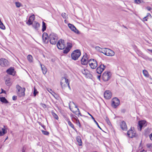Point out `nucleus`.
Here are the masks:
<instances>
[{
  "label": "nucleus",
  "mask_w": 152,
  "mask_h": 152,
  "mask_svg": "<svg viewBox=\"0 0 152 152\" xmlns=\"http://www.w3.org/2000/svg\"><path fill=\"white\" fill-rule=\"evenodd\" d=\"M46 23L44 22H42V31L43 32L45 31L46 29Z\"/></svg>",
  "instance_id": "obj_29"
},
{
  "label": "nucleus",
  "mask_w": 152,
  "mask_h": 152,
  "mask_svg": "<svg viewBox=\"0 0 152 152\" xmlns=\"http://www.w3.org/2000/svg\"><path fill=\"white\" fill-rule=\"evenodd\" d=\"M112 96V94L109 90H107L105 91L104 94V96L107 99H110Z\"/></svg>",
  "instance_id": "obj_17"
},
{
  "label": "nucleus",
  "mask_w": 152,
  "mask_h": 152,
  "mask_svg": "<svg viewBox=\"0 0 152 152\" xmlns=\"http://www.w3.org/2000/svg\"><path fill=\"white\" fill-rule=\"evenodd\" d=\"M12 99L13 100H16L17 99V96H12Z\"/></svg>",
  "instance_id": "obj_44"
},
{
  "label": "nucleus",
  "mask_w": 152,
  "mask_h": 152,
  "mask_svg": "<svg viewBox=\"0 0 152 152\" xmlns=\"http://www.w3.org/2000/svg\"><path fill=\"white\" fill-rule=\"evenodd\" d=\"M149 60L150 61H152V58H150Z\"/></svg>",
  "instance_id": "obj_59"
},
{
  "label": "nucleus",
  "mask_w": 152,
  "mask_h": 152,
  "mask_svg": "<svg viewBox=\"0 0 152 152\" xmlns=\"http://www.w3.org/2000/svg\"><path fill=\"white\" fill-rule=\"evenodd\" d=\"M147 126L146 122L145 121H139L138 123V129L141 131L142 129Z\"/></svg>",
  "instance_id": "obj_8"
},
{
  "label": "nucleus",
  "mask_w": 152,
  "mask_h": 152,
  "mask_svg": "<svg viewBox=\"0 0 152 152\" xmlns=\"http://www.w3.org/2000/svg\"><path fill=\"white\" fill-rule=\"evenodd\" d=\"M42 132L43 134L45 135H48L49 134V132L47 131L42 130Z\"/></svg>",
  "instance_id": "obj_40"
},
{
  "label": "nucleus",
  "mask_w": 152,
  "mask_h": 152,
  "mask_svg": "<svg viewBox=\"0 0 152 152\" xmlns=\"http://www.w3.org/2000/svg\"><path fill=\"white\" fill-rule=\"evenodd\" d=\"M27 59L29 62H31L32 61V57L31 55H29L28 56Z\"/></svg>",
  "instance_id": "obj_31"
},
{
  "label": "nucleus",
  "mask_w": 152,
  "mask_h": 152,
  "mask_svg": "<svg viewBox=\"0 0 152 152\" xmlns=\"http://www.w3.org/2000/svg\"><path fill=\"white\" fill-rule=\"evenodd\" d=\"M95 49L103 53V50L104 49H102L99 46H96L95 47Z\"/></svg>",
  "instance_id": "obj_28"
},
{
  "label": "nucleus",
  "mask_w": 152,
  "mask_h": 152,
  "mask_svg": "<svg viewBox=\"0 0 152 152\" xmlns=\"http://www.w3.org/2000/svg\"><path fill=\"white\" fill-rule=\"evenodd\" d=\"M111 75V74L110 72H104L102 75V78L103 80L105 81L108 80L110 79Z\"/></svg>",
  "instance_id": "obj_7"
},
{
  "label": "nucleus",
  "mask_w": 152,
  "mask_h": 152,
  "mask_svg": "<svg viewBox=\"0 0 152 152\" xmlns=\"http://www.w3.org/2000/svg\"><path fill=\"white\" fill-rule=\"evenodd\" d=\"M151 18V16L150 13H147V15L144 17V18Z\"/></svg>",
  "instance_id": "obj_39"
},
{
  "label": "nucleus",
  "mask_w": 152,
  "mask_h": 152,
  "mask_svg": "<svg viewBox=\"0 0 152 152\" xmlns=\"http://www.w3.org/2000/svg\"><path fill=\"white\" fill-rule=\"evenodd\" d=\"M73 103L75 104L73 102Z\"/></svg>",
  "instance_id": "obj_61"
},
{
  "label": "nucleus",
  "mask_w": 152,
  "mask_h": 152,
  "mask_svg": "<svg viewBox=\"0 0 152 152\" xmlns=\"http://www.w3.org/2000/svg\"><path fill=\"white\" fill-rule=\"evenodd\" d=\"M147 9L148 11H150L152 9V8L150 7H148Z\"/></svg>",
  "instance_id": "obj_50"
},
{
  "label": "nucleus",
  "mask_w": 152,
  "mask_h": 152,
  "mask_svg": "<svg viewBox=\"0 0 152 152\" xmlns=\"http://www.w3.org/2000/svg\"><path fill=\"white\" fill-rule=\"evenodd\" d=\"M69 108L72 111L73 113H74V112L73 111V110H72L71 109V106H69Z\"/></svg>",
  "instance_id": "obj_58"
},
{
  "label": "nucleus",
  "mask_w": 152,
  "mask_h": 152,
  "mask_svg": "<svg viewBox=\"0 0 152 152\" xmlns=\"http://www.w3.org/2000/svg\"><path fill=\"white\" fill-rule=\"evenodd\" d=\"M50 42V43L52 45H55L57 41L58 37L57 35L53 33L50 34L49 36Z\"/></svg>",
  "instance_id": "obj_1"
},
{
  "label": "nucleus",
  "mask_w": 152,
  "mask_h": 152,
  "mask_svg": "<svg viewBox=\"0 0 152 152\" xmlns=\"http://www.w3.org/2000/svg\"><path fill=\"white\" fill-rule=\"evenodd\" d=\"M120 126L121 129L124 130H126L127 127L126 123L124 121H122L120 124Z\"/></svg>",
  "instance_id": "obj_19"
},
{
  "label": "nucleus",
  "mask_w": 152,
  "mask_h": 152,
  "mask_svg": "<svg viewBox=\"0 0 152 152\" xmlns=\"http://www.w3.org/2000/svg\"><path fill=\"white\" fill-rule=\"evenodd\" d=\"M29 18L32 21H33L35 18V17L34 15H32L30 16Z\"/></svg>",
  "instance_id": "obj_38"
},
{
  "label": "nucleus",
  "mask_w": 152,
  "mask_h": 152,
  "mask_svg": "<svg viewBox=\"0 0 152 152\" xmlns=\"http://www.w3.org/2000/svg\"><path fill=\"white\" fill-rule=\"evenodd\" d=\"M16 88L18 90L17 94L19 97H20L24 95V92L25 90V88H22L18 85H17L16 86Z\"/></svg>",
  "instance_id": "obj_2"
},
{
  "label": "nucleus",
  "mask_w": 152,
  "mask_h": 152,
  "mask_svg": "<svg viewBox=\"0 0 152 152\" xmlns=\"http://www.w3.org/2000/svg\"><path fill=\"white\" fill-rule=\"evenodd\" d=\"M100 77H101V75H100L98 76H97L98 79H99V80H100Z\"/></svg>",
  "instance_id": "obj_54"
},
{
  "label": "nucleus",
  "mask_w": 152,
  "mask_h": 152,
  "mask_svg": "<svg viewBox=\"0 0 152 152\" xmlns=\"http://www.w3.org/2000/svg\"><path fill=\"white\" fill-rule=\"evenodd\" d=\"M140 152H142V151H140Z\"/></svg>",
  "instance_id": "obj_62"
},
{
  "label": "nucleus",
  "mask_w": 152,
  "mask_h": 152,
  "mask_svg": "<svg viewBox=\"0 0 152 152\" xmlns=\"http://www.w3.org/2000/svg\"><path fill=\"white\" fill-rule=\"evenodd\" d=\"M149 137L150 139L152 141V133L149 135Z\"/></svg>",
  "instance_id": "obj_49"
},
{
  "label": "nucleus",
  "mask_w": 152,
  "mask_h": 152,
  "mask_svg": "<svg viewBox=\"0 0 152 152\" xmlns=\"http://www.w3.org/2000/svg\"><path fill=\"white\" fill-rule=\"evenodd\" d=\"M146 129H145V131H146Z\"/></svg>",
  "instance_id": "obj_60"
},
{
  "label": "nucleus",
  "mask_w": 152,
  "mask_h": 152,
  "mask_svg": "<svg viewBox=\"0 0 152 152\" xmlns=\"http://www.w3.org/2000/svg\"><path fill=\"white\" fill-rule=\"evenodd\" d=\"M5 91L4 90L2 89V92H1V93H5Z\"/></svg>",
  "instance_id": "obj_55"
},
{
  "label": "nucleus",
  "mask_w": 152,
  "mask_h": 152,
  "mask_svg": "<svg viewBox=\"0 0 152 152\" xmlns=\"http://www.w3.org/2000/svg\"><path fill=\"white\" fill-rule=\"evenodd\" d=\"M13 71H14V69L12 68H10L8 69H7V71H6L7 72L8 74L11 75H12V74Z\"/></svg>",
  "instance_id": "obj_24"
},
{
  "label": "nucleus",
  "mask_w": 152,
  "mask_h": 152,
  "mask_svg": "<svg viewBox=\"0 0 152 152\" xmlns=\"http://www.w3.org/2000/svg\"><path fill=\"white\" fill-rule=\"evenodd\" d=\"M148 18H144V17L143 18V21H147V20H148Z\"/></svg>",
  "instance_id": "obj_51"
},
{
  "label": "nucleus",
  "mask_w": 152,
  "mask_h": 152,
  "mask_svg": "<svg viewBox=\"0 0 152 152\" xmlns=\"http://www.w3.org/2000/svg\"><path fill=\"white\" fill-rule=\"evenodd\" d=\"M7 133V131L4 128H0V136L4 135Z\"/></svg>",
  "instance_id": "obj_21"
},
{
  "label": "nucleus",
  "mask_w": 152,
  "mask_h": 152,
  "mask_svg": "<svg viewBox=\"0 0 152 152\" xmlns=\"http://www.w3.org/2000/svg\"><path fill=\"white\" fill-rule=\"evenodd\" d=\"M105 66L103 64H101L96 69V72L99 74H100L104 70Z\"/></svg>",
  "instance_id": "obj_13"
},
{
  "label": "nucleus",
  "mask_w": 152,
  "mask_h": 152,
  "mask_svg": "<svg viewBox=\"0 0 152 152\" xmlns=\"http://www.w3.org/2000/svg\"><path fill=\"white\" fill-rule=\"evenodd\" d=\"M76 140L78 142L79 145L81 146L82 145V142L80 137L79 136H77L76 137Z\"/></svg>",
  "instance_id": "obj_23"
},
{
  "label": "nucleus",
  "mask_w": 152,
  "mask_h": 152,
  "mask_svg": "<svg viewBox=\"0 0 152 152\" xmlns=\"http://www.w3.org/2000/svg\"><path fill=\"white\" fill-rule=\"evenodd\" d=\"M88 64L90 67L92 69H95L97 66V63L96 60L91 59L88 61Z\"/></svg>",
  "instance_id": "obj_5"
},
{
  "label": "nucleus",
  "mask_w": 152,
  "mask_h": 152,
  "mask_svg": "<svg viewBox=\"0 0 152 152\" xmlns=\"http://www.w3.org/2000/svg\"><path fill=\"white\" fill-rule=\"evenodd\" d=\"M32 21L29 18L27 21L26 23L28 25H31L32 23Z\"/></svg>",
  "instance_id": "obj_34"
},
{
  "label": "nucleus",
  "mask_w": 152,
  "mask_h": 152,
  "mask_svg": "<svg viewBox=\"0 0 152 152\" xmlns=\"http://www.w3.org/2000/svg\"><path fill=\"white\" fill-rule=\"evenodd\" d=\"M69 82V80L65 77L62 78L61 81V87L63 88L67 84V83Z\"/></svg>",
  "instance_id": "obj_12"
},
{
  "label": "nucleus",
  "mask_w": 152,
  "mask_h": 152,
  "mask_svg": "<svg viewBox=\"0 0 152 152\" xmlns=\"http://www.w3.org/2000/svg\"><path fill=\"white\" fill-rule=\"evenodd\" d=\"M61 16L64 18H66V15L65 13H62L61 14Z\"/></svg>",
  "instance_id": "obj_41"
},
{
  "label": "nucleus",
  "mask_w": 152,
  "mask_h": 152,
  "mask_svg": "<svg viewBox=\"0 0 152 152\" xmlns=\"http://www.w3.org/2000/svg\"><path fill=\"white\" fill-rule=\"evenodd\" d=\"M143 73L144 75L146 77H148L149 76V74L147 71L145 70H143Z\"/></svg>",
  "instance_id": "obj_30"
},
{
  "label": "nucleus",
  "mask_w": 152,
  "mask_h": 152,
  "mask_svg": "<svg viewBox=\"0 0 152 152\" xmlns=\"http://www.w3.org/2000/svg\"><path fill=\"white\" fill-rule=\"evenodd\" d=\"M88 113L91 117L92 118L93 120L94 121L96 124L98 126V127L100 129H101V128H100V126L98 124L97 122V121L95 120L94 118L88 112Z\"/></svg>",
  "instance_id": "obj_26"
},
{
  "label": "nucleus",
  "mask_w": 152,
  "mask_h": 152,
  "mask_svg": "<svg viewBox=\"0 0 152 152\" xmlns=\"http://www.w3.org/2000/svg\"><path fill=\"white\" fill-rule=\"evenodd\" d=\"M0 65L2 67L6 66L9 65V62L7 59L1 58L0 59Z\"/></svg>",
  "instance_id": "obj_11"
},
{
  "label": "nucleus",
  "mask_w": 152,
  "mask_h": 152,
  "mask_svg": "<svg viewBox=\"0 0 152 152\" xmlns=\"http://www.w3.org/2000/svg\"><path fill=\"white\" fill-rule=\"evenodd\" d=\"M141 0H135L134 2L135 3L137 4H140L141 3Z\"/></svg>",
  "instance_id": "obj_43"
},
{
  "label": "nucleus",
  "mask_w": 152,
  "mask_h": 152,
  "mask_svg": "<svg viewBox=\"0 0 152 152\" xmlns=\"http://www.w3.org/2000/svg\"><path fill=\"white\" fill-rule=\"evenodd\" d=\"M120 101L117 98L115 97L112 99V106L114 108H116L119 104Z\"/></svg>",
  "instance_id": "obj_9"
},
{
  "label": "nucleus",
  "mask_w": 152,
  "mask_h": 152,
  "mask_svg": "<svg viewBox=\"0 0 152 152\" xmlns=\"http://www.w3.org/2000/svg\"><path fill=\"white\" fill-rule=\"evenodd\" d=\"M43 42L45 43H47L48 42L49 38L48 34L46 33H44L42 36Z\"/></svg>",
  "instance_id": "obj_16"
},
{
  "label": "nucleus",
  "mask_w": 152,
  "mask_h": 152,
  "mask_svg": "<svg viewBox=\"0 0 152 152\" xmlns=\"http://www.w3.org/2000/svg\"><path fill=\"white\" fill-rule=\"evenodd\" d=\"M68 124L69 126H70L71 127H72L76 132H77V130L75 128L74 125L72 124L71 121H69Z\"/></svg>",
  "instance_id": "obj_27"
},
{
  "label": "nucleus",
  "mask_w": 152,
  "mask_h": 152,
  "mask_svg": "<svg viewBox=\"0 0 152 152\" xmlns=\"http://www.w3.org/2000/svg\"><path fill=\"white\" fill-rule=\"evenodd\" d=\"M82 73L83 74L85 75H87L86 73V70L85 69L82 70Z\"/></svg>",
  "instance_id": "obj_46"
},
{
  "label": "nucleus",
  "mask_w": 152,
  "mask_h": 152,
  "mask_svg": "<svg viewBox=\"0 0 152 152\" xmlns=\"http://www.w3.org/2000/svg\"><path fill=\"white\" fill-rule=\"evenodd\" d=\"M76 122H76V124H77H77H78L79 125V126L80 127V126H81V125H80V122H79V120H76Z\"/></svg>",
  "instance_id": "obj_47"
},
{
  "label": "nucleus",
  "mask_w": 152,
  "mask_h": 152,
  "mask_svg": "<svg viewBox=\"0 0 152 152\" xmlns=\"http://www.w3.org/2000/svg\"><path fill=\"white\" fill-rule=\"evenodd\" d=\"M87 56V55L86 53L81 59V63L82 65H86L88 63Z\"/></svg>",
  "instance_id": "obj_10"
},
{
  "label": "nucleus",
  "mask_w": 152,
  "mask_h": 152,
  "mask_svg": "<svg viewBox=\"0 0 152 152\" xmlns=\"http://www.w3.org/2000/svg\"><path fill=\"white\" fill-rule=\"evenodd\" d=\"M51 94V93L50 92L51 91H52V90L50 89H48L47 90Z\"/></svg>",
  "instance_id": "obj_52"
},
{
  "label": "nucleus",
  "mask_w": 152,
  "mask_h": 152,
  "mask_svg": "<svg viewBox=\"0 0 152 152\" xmlns=\"http://www.w3.org/2000/svg\"><path fill=\"white\" fill-rule=\"evenodd\" d=\"M105 120L106 121V122H107V124L109 125H111V123L109 121L108 118L106 117L105 118Z\"/></svg>",
  "instance_id": "obj_36"
},
{
  "label": "nucleus",
  "mask_w": 152,
  "mask_h": 152,
  "mask_svg": "<svg viewBox=\"0 0 152 152\" xmlns=\"http://www.w3.org/2000/svg\"><path fill=\"white\" fill-rule=\"evenodd\" d=\"M0 28L2 29H5V27L3 24L1 22L0 23Z\"/></svg>",
  "instance_id": "obj_33"
},
{
  "label": "nucleus",
  "mask_w": 152,
  "mask_h": 152,
  "mask_svg": "<svg viewBox=\"0 0 152 152\" xmlns=\"http://www.w3.org/2000/svg\"><path fill=\"white\" fill-rule=\"evenodd\" d=\"M80 55L81 53L80 50H76L72 52L71 56L73 59L76 60L78 58Z\"/></svg>",
  "instance_id": "obj_3"
},
{
  "label": "nucleus",
  "mask_w": 152,
  "mask_h": 152,
  "mask_svg": "<svg viewBox=\"0 0 152 152\" xmlns=\"http://www.w3.org/2000/svg\"><path fill=\"white\" fill-rule=\"evenodd\" d=\"M53 115L54 118L57 120L58 119V116L55 113H53Z\"/></svg>",
  "instance_id": "obj_37"
},
{
  "label": "nucleus",
  "mask_w": 152,
  "mask_h": 152,
  "mask_svg": "<svg viewBox=\"0 0 152 152\" xmlns=\"http://www.w3.org/2000/svg\"><path fill=\"white\" fill-rule=\"evenodd\" d=\"M103 53L108 56H113L114 55L115 52L112 50L107 48L104 49Z\"/></svg>",
  "instance_id": "obj_6"
},
{
  "label": "nucleus",
  "mask_w": 152,
  "mask_h": 152,
  "mask_svg": "<svg viewBox=\"0 0 152 152\" xmlns=\"http://www.w3.org/2000/svg\"><path fill=\"white\" fill-rule=\"evenodd\" d=\"M69 82H68V83H67V85H68V87L69 88H70V86H69Z\"/></svg>",
  "instance_id": "obj_53"
},
{
  "label": "nucleus",
  "mask_w": 152,
  "mask_h": 152,
  "mask_svg": "<svg viewBox=\"0 0 152 152\" xmlns=\"http://www.w3.org/2000/svg\"><path fill=\"white\" fill-rule=\"evenodd\" d=\"M68 25L70 29L75 33L78 34H80L79 31L76 29V27L70 23H69Z\"/></svg>",
  "instance_id": "obj_14"
},
{
  "label": "nucleus",
  "mask_w": 152,
  "mask_h": 152,
  "mask_svg": "<svg viewBox=\"0 0 152 152\" xmlns=\"http://www.w3.org/2000/svg\"><path fill=\"white\" fill-rule=\"evenodd\" d=\"M38 93V92L37 90L34 88V96H35L37 95V94Z\"/></svg>",
  "instance_id": "obj_42"
},
{
  "label": "nucleus",
  "mask_w": 152,
  "mask_h": 152,
  "mask_svg": "<svg viewBox=\"0 0 152 152\" xmlns=\"http://www.w3.org/2000/svg\"><path fill=\"white\" fill-rule=\"evenodd\" d=\"M127 134L130 138H133L136 136V132L132 129L129 130L127 132Z\"/></svg>",
  "instance_id": "obj_15"
},
{
  "label": "nucleus",
  "mask_w": 152,
  "mask_h": 152,
  "mask_svg": "<svg viewBox=\"0 0 152 152\" xmlns=\"http://www.w3.org/2000/svg\"><path fill=\"white\" fill-rule=\"evenodd\" d=\"M16 6L17 7H19L21 6V4L19 2H15Z\"/></svg>",
  "instance_id": "obj_35"
},
{
  "label": "nucleus",
  "mask_w": 152,
  "mask_h": 152,
  "mask_svg": "<svg viewBox=\"0 0 152 152\" xmlns=\"http://www.w3.org/2000/svg\"><path fill=\"white\" fill-rule=\"evenodd\" d=\"M75 108L77 109V110H78V114L79 115H80L81 113L80 112V111L79 110V109L77 108V107L75 105Z\"/></svg>",
  "instance_id": "obj_45"
},
{
  "label": "nucleus",
  "mask_w": 152,
  "mask_h": 152,
  "mask_svg": "<svg viewBox=\"0 0 152 152\" xmlns=\"http://www.w3.org/2000/svg\"><path fill=\"white\" fill-rule=\"evenodd\" d=\"M10 81L9 78H8L6 80L5 83L7 86H10Z\"/></svg>",
  "instance_id": "obj_32"
},
{
  "label": "nucleus",
  "mask_w": 152,
  "mask_h": 152,
  "mask_svg": "<svg viewBox=\"0 0 152 152\" xmlns=\"http://www.w3.org/2000/svg\"><path fill=\"white\" fill-rule=\"evenodd\" d=\"M0 100L1 102L5 103H8L7 100L4 97H1L0 98Z\"/></svg>",
  "instance_id": "obj_25"
},
{
  "label": "nucleus",
  "mask_w": 152,
  "mask_h": 152,
  "mask_svg": "<svg viewBox=\"0 0 152 152\" xmlns=\"http://www.w3.org/2000/svg\"><path fill=\"white\" fill-rule=\"evenodd\" d=\"M33 26L34 28L36 30H38L40 26V24L37 22L35 21L33 24Z\"/></svg>",
  "instance_id": "obj_20"
},
{
  "label": "nucleus",
  "mask_w": 152,
  "mask_h": 152,
  "mask_svg": "<svg viewBox=\"0 0 152 152\" xmlns=\"http://www.w3.org/2000/svg\"><path fill=\"white\" fill-rule=\"evenodd\" d=\"M66 121H67L68 122V121H70L69 120V118H67L66 119Z\"/></svg>",
  "instance_id": "obj_56"
},
{
  "label": "nucleus",
  "mask_w": 152,
  "mask_h": 152,
  "mask_svg": "<svg viewBox=\"0 0 152 152\" xmlns=\"http://www.w3.org/2000/svg\"><path fill=\"white\" fill-rule=\"evenodd\" d=\"M68 47H66L65 49L63 50V53H67L70 50V49L72 47V44L70 43H67Z\"/></svg>",
  "instance_id": "obj_18"
},
{
  "label": "nucleus",
  "mask_w": 152,
  "mask_h": 152,
  "mask_svg": "<svg viewBox=\"0 0 152 152\" xmlns=\"http://www.w3.org/2000/svg\"><path fill=\"white\" fill-rule=\"evenodd\" d=\"M42 106L44 108H45L46 107V105L45 104H42Z\"/></svg>",
  "instance_id": "obj_48"
},
{
  "label": "nucleus",
  "mask_w": 152,
  "mask_h": 152,
  "mask_svg": "<svg viewBox=\"0 0 152 152\" xmlns=\"http://www.w3.org/2000/svg\"><path fill=\"white\" fill-rule=\"evenodd\" d=\"M57 46L59 49H64L66 46L64 41L62 39L59 40L57 43Z\"/></svg>",
  "instance_id": "obj_4"
},
{
  "label": "nucleus",
  "mask_w": 152,
  "mask_h": 152,
  "mask_svg": "<svg viewBox=\"0 0 152 152\" xmlns=\"http://www.w3.org/2000/svg\"><path fill=\"white\" fill-rule=\"evenodd\" d=\"M148 50L150 51L152 53V50H150L148 49Z\"/></svg>",
  "instance_id": "obj_57"
},
{
  "label": "nucleus",
  "mask_w": 152,
  "mask_h": 152,
  "mask_svg": "<svg viewBox=\"0 0 152 152\" xmlns=\"http://www.w3.org/2000/svg\"><path fill=\"white\" fill-rule=\"evenodd\" d=\"M42 72L44 74H45L47 72V69L44 65L40 64Z\"/></svg>",
  "instance_id": "obj_22"
}]
</instances>
